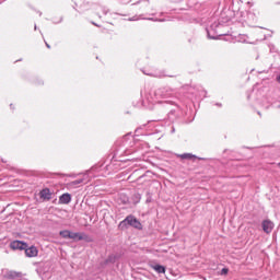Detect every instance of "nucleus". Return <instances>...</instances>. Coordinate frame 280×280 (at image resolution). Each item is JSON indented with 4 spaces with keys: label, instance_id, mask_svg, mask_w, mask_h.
Returning a JSON list of instances; mask_svg holds the SVG:
<instances>
[{
    "label": "nucleus",
    "instance_id": "nucleus-1",
    "mask_svg": "<svg viewBox=\"0 0 280 280\" xmlns=\"http://www.w3.org/2000/svg\"><path fill=\"white\" fill-rule=\"evenodd\" d=\"M119 229H128V226H133V229H141V222L135 217H127L124 221L119 223Z\"/></svg>",
    "mask_w": 280,
    "mask_h": 280
},
{
    "label": "nucleus",
    "instance_id": "nucleus-2",
    "mask_svg": "<svg viewBox=\"0 0 280 280\" xmlns=\"http://www.w3.org/2000/svg\"><path fill=\"white\" fill-rule=\"evenodd\" d=\"M60 237L63 240H84L80 234L73 233L69 230H62L59 232Z\"/></svg>",
    "mask_w": 280,
    "mask_h": 280
},
{
    "label": "nucleus",
    "instance_id": "nucleus-3",
    "mask_svg": "<svg viewBox=\"0 0 280 280\" xmlns=\"http://www.w3.org/2000/svg\"><path fill=\"white\" fill-rule=\"evenodd\" d=\"M261 228L264 233H266L267 235H270V233H272V231L275 230V222L270 220H264L261 222Z\"/></svg>",
    "mask_w": 280,
    "mask_h": 280
},
{
    "label": "nucleus",
    "instance_id": "nucleus-4",
    "mask_svg": "<svg viewBox=\"0 0 280 280\" xmlns=\"http://www.w3.org/2000/svg\"><path fill=\"white\" fill-rule=\"evenodd\" d=\"M10 248H12V250H25L27 248V243L23 241H13L10 244Z\"/></svg>",
    "mask_w": 280,
    "mask_h": 280
},
{
    "label": "nucleus",
    "instance_id": "nucleus-5",
    "mask_svg": "<svg viewBox=\"0 0 280 280\" xmlns=\"http://www.w3.org/2000/svg\"><path fill=\"white\" fill-rule=\"evenodd\" d=\"M24 252H25L26 257H28V258L38 257V247H36L34 245L26 247L24 249Z\"/></svg>",
    "mask_w": 280,
    "mask_h": 280
},
{
    "label": "nucleus",
    "instance_id": "nucleus-6",
    "mask_svg": "<svg viewBox=\"0 0 280 280\" xmlns=\"http://www.w3.org/2000/svg\"><path fill=\"white\" fill-rule=\"evenodd\" d=\"M39 198H42V200H51V190L48 188L43 189L39 192Z\"/></svg>",
    "mask_w": 280,
    "mask_h": 280
},
{
    "label": "nucleus",
    "instance_id": "nucleus-7",
    "mask_svg": "<svg viewBox=\"0 0 280 280\" xmlns=\"http://www.w3.org/2000/svg\"><path fill=\"white\" fill-rule=\"evenodd\" d=\"M60 205H69L71 202V195L70 194H63L59 197Z\"/></svg>",
    "mask_w": 280,
    "mask_h": 280
},
{
    "label": "nucleus",
    "instance_id": "nucleus-8",
    "mask_svg": "<svg viewBox=\"0 0 280 280\" xmlns=\"http://www.w3.org/2000/svg\"><path fill=\"white\" fill-rule=\"evenodd\" d=\"M152 268L155 270V272H158V275H165V266L163 265H155V266H152Z\"/></svg>",
    "mask_w": 280,
    "mask_h": 280
},
{
    "label": "nucleus",
    "instance_id": "nucleus-9",
    "mask_svg": "<svg viewBox=\"0 0 280 280\" xmlns=\"http://www.w3.org/2000/svg\"><path fill=\"white\" fill-rule=\"evenodd\" d=\"M158 257H164L165 256V253H167V249H160L158 250Z\"/></svg>",
    "mask_w": 280,
    "mask_h": 280
},
{
    "label": "nucleus",
    "instance_id": "nucleus-10",
    "mask_svg": "<svg viewBox=\"0 0 280 280\" xmlns=\"http://www.w3.org/2000/svg\"><path fill=\"white\" fill-rule=\"evenodd\" d=\"M220 275L226 276L229 275V269L228 268H223L220 272Z\"/></svg>",
    "mask_w": 280,
    "mask_h": 280
},
{
    "label": "nucleus",
    "instance_id": "nucleus-11",
    "mask_svg": "<svg viewBox=\"0 0 280 280\" xmlns=\"http://www.w3.org/2000/svg\"><path fill=\"white\" fill-rule=\"evenodd\" d=\"M182 159H194V155H191V154H184V155H182Z\"/></svg>",
    "mask_w": 280,
    "mask_h": 280
}]
</instances>
